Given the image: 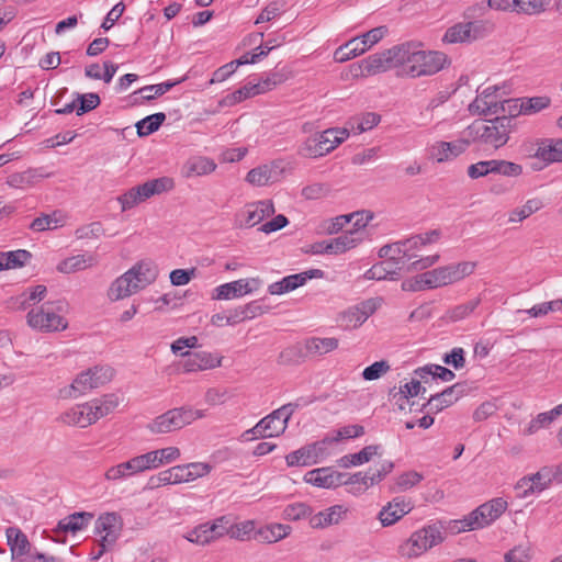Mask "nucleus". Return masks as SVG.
<instances>
[{"instance_id": "1", "label": "nucleus", "mask_w": 562, "mask_h": 562, "mask_svg": "<svg viewBox=\"0 0 562 562\" xmlns=\"http://www.w3.org/2000/svg\"><path fill=\"white\" fill-rule=\"evenodd\" d=\"M120 397L106 394L86 403L76 404L58 416V422L70 427L86 428L111 414L119 405Z\"/></svg>"}, {"instance_id": "2", "label": "nucleus", "mask_w": 562, "mask_h": 562, "mask_svg": "<svg viewBox=\"0 0 562 562\" xmlns=\"http://www.w3.org/2000/svg\"><path fill=\"white\" fill-rule=\"evenodd\" d=\"M157 277V266L150 260H142L111 283L108 296L111 301L123 300L154 283Z\"/></svg>"}, {"instance_id": "3", "label": "nucleus", "mask_w": 562, "mask_h": 562, "mask_svg": "<svg viewBox=\"0 0 562 562\" xmlns=\"http://www.w3.org/2000/svg\"><path fill=\"white\" fill-rule=\"evenodd\" d=\"M68 303L63 300L49 301L29 311L27 325L42 333L61 331L68 327L66 314Z\"/></svg>"}, {"instance_id": "4", "label": "nucleus", "mask_w": 562, "mask_h": 562, "mask_svg": "<svg viewBox=\"0 0 562 562\" xmlns=\"http://www.w3.org/2000/svg\"><path fill=\"white\" fill-rule=\"evenodd\" d=\"M445 540L443 527L440 524H430L414 531L409 538L398 547L403 558H418Z\"/></svg>"}, {"instance_id": "5", "label": "nucleus", "mask_w": 562, "mask_h": 562, "mask_svg": "<svg viewBox=\"0 0 562 562\" xmlns=\"http://www.w3.org/2000/svg\"><path fill=\"white\" fill-rule=\"evenodd\" d=\"M509 123L510 120L506 116H497L491 121H476L468 127V133L473 140L497 149L508 142Z\"/></svg>"}, {"instance_id": "6", "label": "nucleus", "mask_w": 562, "mask_h": 562, "mask_svg": "<svg viewBox=\"0 0 562 562\" xmlns=\"http://www.w3.org/2000/svg\"><path fill=\"white\" fill-rule=\"evenodd\" d=\"M508 503L502 497L493 498L472 510L463 519L457 520L458 532L482 529L493 524L507 509Z\"/></svg>"}, {"instance_id": "7", "label": "nucleus", "mask_w": 562, "mask_h": 562, "mask_svg": "<svg viewBox=\"0 0 562 562\" xmlns=\"http://www.w3.org/2000/svg\"><path fill=\"white\" fill-rule=\"evenodd\" d=\"M475 268V261H461L426 271L424 277L428 289H437L463 280L471 276Z\"/></svg>"}, {"instance_id": "8", "label": "nucleus", "mask_w": 562, "mask_h": 562, "mask_svg": "<svg viewBox=\"0 0 562 562\" xmlns=\"http://www.w3.org/2000/svg\"><path fill=\"white\" fill-rule=\"evenodd\" d=\"M113 369L109 366H95L81 372L69 387L63 391L65 397H77L89 390L102 386L113 378Z\"/></svg>"}, {"instance_id": "9", "label": "nucleus", "mask_w": 562, "mask_h": 562, "mask_svg": "<svg viewBox=\"0 0 562 562\" xmlns=\"http://www.w3.org/2000/svg\"><path fill=\"white\" fill-rule=\"evenodd\" d=\"M504 105V92L497 86L487 87L482 90L472 103L469 111L474 115H501Z\"/></svg>"}, {"instance_id": "10", "label": "nucleus", "mask_w": 562, "mask_h": 562, "mask_svg": "<svg viewBox=\"0 0 562 562\" xmlns=\"http://www.w3.org/2000/svg\"><path fill=\"white\" fill-rule=\"evenodd\" d=\"M330 440L326 437L319 441L302 447L285 457L289 467H307L317 464L329 456Z\"/></svg>"}, {"instance_id": "11", "label": "nucleus", "mask_w": 562, "mask_h": 562, "mask_svg": "<svg viewBox=\"0 0 562 562\" xmlns=\"http://www.w3.org/2000/svg\"><path fill=\"white\" fill-rule=\"evenodd\" d=\"M259 277L238 279L216 286L212 292L213 300H232L258 291L262 286Z\"/></svg>"}, {"instance_id": "12", "label": "nucleus", "mask_w": 562, "mask_h": 562, "mask_svg": "<svg viewBox=\"0 0 562 562\" xmlns=\"http://www.w3.org/2000/svg\"><path fill=\"white\" fill-rule=\"evenodd\" d=\"M225 524L226 518L220 517L212 522H205L196 526L194 529L189 531L184 538L199 546L210 544L227 535L228 528Z\"/></svg>"}, {"instance_id": "13", "label": "nucleus", "mask_w": 562, "mask_h": 562, "mask_svg": "<svg viewBox=\"0 0 562 562\" xmlns=\"http://www.w3.org/2000/svg\"><path fill=\"white\" fill-rule=\"evenodd\" d=\"M449 64L448 57L441 52L424 50L419 47L416 65L413 66L412 77L432 76Z\"/></svg>"}, {"instance_id": "14", "label": "nucleus", "mask_w": 562, "mask_h": 562, "mask_svg": "<svg viewBox=\"0 0 562 562\" xmlns=\"http://www.w3.org/2000/svg\"><path fill=\"white\" fill-rule=\"evenodd\" d=\"M294 411L295 405L286 404L260 419L258 423L261 425V430H263V437L272 438L282 435Z\"/></svg>"}, {"instance_id": "15", "label": "nucleus", "mask_w": 562, "mask_h": 562, "mask_svg": "<svg viewBox=\"0 0 562 562\" xmlns=\"http://www.w3.org/2000/svg\"><path fill=\"white\" fill-rule=\"evenodd\" d=\"M381 305V299H369L349 307L339 315L341 325L355 329L360 327Z\"/></svg>"}, {"instance_id": "16", "label": "nucleus", "mask_w": 562, "mask_h": 562, "mask_svg": "<svg viewBox=\"0 0 562 562\" xmlns=\"http://www.w3.org/2000/svg\"><path fill=\"white\" fill-rule=\"evenodd\" d=\"M186 427L181 407L169 409L154 419L147 425L146 429L153 435H166L178 431Z\"/></svg>"}, {"instance_id": "17", "label": "nucleus", "mask_w": 562, "mask_h": 562, "mask_svg": "<svg viewBox=\"0 0 562 562\" xmlns=\"http://www.w3.org/2000/svg\"><path fill=\"white\" fill-rule=\"evenodd\" d=\"M419 44L407 42L393 46L394 65L403 76L412 77L413 66L416 65Z\"/></svg>"}, {"instance_id": "18", "label": "nucleus", "mask_w": 562, "mask_h": 562, "mask_svg": "<svg viewBox=\"0 0 562 562\" xmlns=\"http://www.w3.org/2000/svg\"><path fill=\"white\" fill-rule=\"evenodd\" d=\"M470 146V140L459 138L452 142L439 140L431 145L430 157L439 164L450 161L462 155Z\"/></svg>"}, {"instance_id": "19", "label": "nucleus", "mask_w": 562, "mask_h": 562, "mask_svg": "<svg viewBox=\"0 0 562 562\" xmlns=\"http://www.w3.org/2000/svg\"><path fill=\"white\" fill-rule=\"evenodd\" d=\"M393 68H395L393 47L370 55L369 57L362 59L358 65V69L363 76H371L385 72Z\"/></svg>"}, {"instance_id": "20", "label": "nucleus", "mask_w": 562, "mask_h": 562, "mask_svg": "<svg viewBox=\"0 0 562 562\" xmlns=\"http://www.w3.org/2000/svg\"><path fill=\"white\" fill-rule=\"evenodd\" d=\"M181 356L186 358L182 362L184 372L210 370L222 364V357L206 351H186Z\"/></svg>"}, {"instance_id": "21", "label": "nucleus", "mask_w": 562, "mask_h": 562, "mask_svg": "<svg viewBox=\"0 0 562 562\" xmlns=\"http://www.w3.org/2000/svg\"><path fill=\"white\" fill-rule=\"evenodd\" d=\"M468 393V386L463 383H456L447 387L441 393L431 395L428 400L427 406L431 413H439L442 409L451 406L459 398Z\"/></svg>"}, {"instance_id": "22", "label": "nucleus", "mask_w": 562, "mask_h": 562, "mask_svg": "<svg viewBox=\"0 0 562 562\" xmlns=\"http://www.w3.org/2000/svg\"><path fill=\"white\" fill-rule=\"evenodd\" d=\"M413 504L404 497H395L380 510L378 518L383 527L396 524L401 518L411 513Z\"/></svg>"}, {"instance_id": "23", "label": "nucleus", "mask_w": 562, "mask_h": 562, "mask_svg": "<svg viewBox=\"0 0 562 562\" xmlns=\"http://www.w3.org/2000/svg\"><path fill=\"white\" fill-rule=\"evenodd\" d=\"M345 473L333 470L331 468H318L308 471L304 475V481L322 488H335L342 485Z\"/></svg>"}, {"instance_id": "24", "label": "nucleus", "mask_w": 562, "mask_h": 562, "mask_svg": "<svg viewBox=\"0 0 562 562\" xmlns=\"http://www.w3.org/2000/svg\"><path fill=\"white\" fill-rule=\"evenodd\" d=\"M95 532L104 546H114L121 533L120 517L115 513L101 515L95 521Z\"/></svg>"}, {"instance_id": "25", "label": "nucleus", "mask_w": 562, "mask_h": 562, "mask_svg": "<svg viewBox=\"0 0 562 562\" xmlns=\"http://www.w3.org/2000/svg\"><path fill=\"white\" fill-rule=\"evenodd\" d=\"M273 213L274 206L270 200L247 204L239 213V216L243 217V220H240V226L252 227Z\"/></svg>"}, {"instance_id": "26", "label": "nucleus", "mask_w": 562, "mask_h": 562, "mask_svg": "<svg viewBox=\"0 0 562 562\" xmlns=\"http://www.w3.org/2000/svg\"><path fill=\"white\" fill-rule=\"evenodd\" d=\"M283 169L278 162L261 165L251 169L246 181L251 186L263 187L280 180Z\"/></svg>"}, {"instance_id": "27", "label": "nucleus", "mask_w": 562, "mask_h": 562, "mask_svg": "<svg viewBox=\"0 0 562 562\" xmlns=\"http://www.w3.org/2000/svg\"><path fill=\"white\" fill-rule=\"evenodd\" d=\"M321 270H311L297 274H291L278 282H273L268 286V292L271 295H281L302 286L308 279L313 277H321Z\"/></svg>"}, {"instance_id": "28", "label": "nucleus", "mask_w": 562, "mask_h": 562, "mask_svg": "<svg viewBox=\"0 0 562 562\" xmlns=\"http://www.w3.org/2000/svg\"><path fill=\"white\" fill-rule=\"evenodd\" d=\"M5 536L12 559L24 562V559L32 552V544L26 535L18 527H9L5 530Z\"/></svg>"}, {"instance_id": "29", "label": "nucleus", "mask_w": 562, "mask_h": 562, "mask_svg": "<svg viewBox=\"0 0 562 562\" xmlns=\"http://www.w3.org/2000/svg\"><path fill=\"white\" fill-rule=\"evenodd\" d=\"M50 172H44L43 168H29L21 172H14L7 177L5 183L13 189L24 190L35 186L41 179L49 178Z\"/></svg>"}, {"instance_id": "30", "label": "nucleus", "mask_w": 562, "mask_h": 562, "mask_svg": "<svg viewBox=\"0 0 562 562\" xmlns=\"http://www.w3.org/2000/svg\"><path fill=\"white\" fill-rule=\"evenodd\" d=\"M98 265L97 257L89 252L78 254L58 262L56 270L64 274H72L91 269Z\"/></svg>"}, {"instance_id": "31", "label": "nucleus", "mask_w": 562, "mask_h": 562, "mask_svg": "<svg viewBox=\"0 0 562 562\" xmlns=\"http://www.w3.org/2000/svg\"><path fill=\"white\" fill-rule=\"evenodd\" d=\"M216 167L215 161L209 157L192 156L183 164L181 175L186 179L207 176L214 172Z\"/></svg>"}, {"instance_id": "32", "label": "nucleus", "mask_w": 562, "mask_h": 562, "mask_svg": "<svg viewBox=\"0 0 562 562\" xmlns=\"http://www.w3.org/2000/svg\"><path fill=\"white\" fill-rule=\"evenodd\" d=\"M440 238L441 232L439 229H432L402 240L407 260L415 259L417 257V251L423 247L437 243Z\"/></svg>"}, {"instance_id": "33", "label": "nucleus", "mask_w": 562, "mask_h": 562, "mask_svg": "<svg viewBox=\"0 0 562 562\" xmlns=\"http://www.w3.org/2000/svg\"><path fill=\"white\" fill-rule=\"evenodd\" d=\"M339 347V339L336 337H310L304 340V351L307 358L326 356Z\"/></svg>"}, {"instance_id": "34", "label": "nucleus", "mask_w": 562, "mask_h": 562, "mask_svg": "<svg viewBox=\"0 0 562 562\" xmlns=\"http://www.w3.org/2000/svg\"><path fill=\"white\" fill-rule=\"evenodd\" d=\"M536 158L550 165L553 162H562V139L561 138H544L537 144V149L533 155Z\"/></svg>"}, {"instance_id": "35", "label": "nucleus", "mask_w": 562, "mask_h": 562, "mask_svg": "<svg viewBox=\"0 0 562 562\" xmlns=\"http://www.w3.org/2000/svg\"><path fill=\"white\" fill-rule=\"evenodd\" d=\"M66 222L67 215L63 211L55 210L49 214L42 213L31 222L29 227L35 233H42L45 231H54L63 227L66 225Z\"/></svg>"}, {"instance_id": "36", "label": "nucleus", "mask_w": 562, "mask_h": 562, "mask_svg": "<svg viewBox=\"0 0 562 562\" xmlns=\"http://www.w3.org/2000/svg\"><path fill=\"white\" fill-rule=\"evenodd\" d=\"M361 244L360 234L356 232H345L342 235L338 236L328 241V254L330 255H339L344 254L347 250L356 248Z\"/></svg>"}, {"instance_id": "37", "label": "nucleus", "mask_w": 562, "mask_h": 562, "mask_svg": "<svg viewBox=\"0 0 562 562\" xmlns=\"http://www.w3.org/2000/svg\"><path fill=\"white\" fill-rule=\"evenodd\" d=\"M551 98L548 95H537L531 98H520L519 110H509L513 115H532L549 108Z\"/></svg>"}, {"instance_id": "38", "label": "nucleus", "mask_w": 562, "mask_h": 562, "mask_svg": "<svg viewBox=\"0 0 562 562\" xmlns=\"http://www.w3.org/2000/svg\"><path fill=\"white\" fill-rule=\"evenodd\" d=\"M93 519V514L88 512H78L71 515H68L64 519L59 520L58 529L64 532H72L82 530L86 528L90 521Z\"/></svg>"}, {"instance_id": "39", "label": "nucleus", "mask_w": 562, "mask_h": 562, "mask_svg": "<svg viewBox=\"0 0 562 562\" xmlns=\"http://www.w3.org/2000/svg\"><path fill=\"white\" fill-rule=\"evenodd\" d=\"M380 446L371 445L364 447L357 453L346 454L338 460L341 468H350L361 465L369 462L374 456L379 454Z\"/></svg>"}, {"instance_id": "40", "label": "nucleus", "mask_w": 562, "mask_h": 562, "mask_svg": "<svg viewBox=\"0 0 562 562\" xmlns=\"http://www.w3.org/2000/svg\"><path fill=\"white\" fill-rule=\"evenodd\" d=\"M528 477L531 482V485L520 494V497H527L529 494L535 492H542L549 487L552 481H555L553 470L547 467L542 468L537 473Z\"/></svg>"}, {"instance_id": "41", "label": "nucleus", "mask_w": 562, "mask_h": 562, "mask_svg": "<svg viewBox=\"0 0 562 562\" xmlns=\"http://www.w3.org/2000/svg\"><path fill=\"white\" fill-rule=\"evenodd\" d=\"M292 528L289 525L283 524H270L257 531L259 540L266 543H274L291 533Z\"/></svg>"}, {"instance_id": "42", "label": "nucleus", "mask_w": 562, "mask_h": 562, "mask_svg": "<svg viewBox=\"0 0 562 562\" xmlns=\"http://www.w3.org/2000/svg\"><path fill=\"white\" fill-rule=\"evenodd\" d=\"M400 267L393 266L391 261L383 260L373 265L366 271L364 278L368 280H397Z\"/></svg>"}, {"instance_id": "43", "label": "nucleus", "mask_w": 562, "mask_h": 562, "mask_svg": "<svg viewBox=\"0 0 562 562\" xmlns=\"http://www.w3.org/2000/svg\"><path fill=\"white\" fill-rule=\"evenodd\" d=\"M143 196L146 200L159 195L164 192H168L173 189L175 182L169 177H161L153 180H148L144 182L143 184H139Z\"/></svg>"}, {"instance_id": "44", "label": "nucleus", "mask_w": 562, "mask_h": 562, "mask_svg": "<svg viewBox=\"0 0 562 562\" xmlns=\"http://www.w3.org/2000/svg\"><path fill=\"white\" fill-rule=\"evenodd\" d=\"M307 359L304 351V340L284 348L278 358L280 364L290 366L297 364Z\"/></svg>"}, {"instance_id": "45", "label": "nucleus", "mask_w": 562, "mask_h": 562, "mask_svg": "<svg viewBox=\"0 0 562 562\" xmlns=\"http://www.w3.org/2000/svg\"><path fill=\"white\" fill-rule=\"evenodd\" d=\"M379 257L391 261L393 266L400 267L404 260H407L406 251H404L403 241L384 245L379 249Z\"/></svg>"}, {"instance_id": "46", "label": "nucleus", "mask_w": 562, "mask_h": 562, "mask_svg": "<svg viewBox=\"0 0 562 562\" xmlns=\"http://www.w3.org/2000/svg\"><path fill=\"white\" fill-rule=\"evenodd\" d=\"M543 207V203L540 199L533 198L529 199L525 202L524 205L514 209L509 213L508 222L509 223H520L533 213L538 212Z\"/></svg>"}, {"instance_id": "47", "label": "nucleus", "mask_w": 562, "mask_h": 562, "mask_svg": "<svg viewBox=\"0 0 562 562\" xmlns=\"http://www.w3.org/2000/svg\"><path fill=\"white\" fill-rule=\"evenodd\" d=\"M557 415L553 408L549 412L539 413L536 417H533L528 425L524 428V436H532L540 431L541 429L549 428L550 425L557 419Z\"/></svg>"}, {"instance_id": "48", "label": "nucleus", "mask_w": 562, "mask_h": 562, "mask_svg": "<svg viewBox=\"0 0 562 562\" xmlns=\"http://www.w3.org/2000/svg\"><path fill=\"white\" fill-rule=\"evenodd\" d=\"M381 117L379 114L373 112H368L361 114L359 116L352 117L347 125L350 126V130L355 134H361L369 130H372L380 122Z\"/></svg>"}, {"instance_id": "49", "label": "nucleus", "mask_w": 562, "mask_h": 562, "mask_svg": "<svg viewBox=\"0 0 562 562\" xmlns=\"http://www.w3.org/2000/svg\"><path fill=\"white\" fill-rule=\"evenodd\" d=\"M374 484H376V479L372 476L371 470L366 473L358 472L351 475L346 474L342 483V485L353 486V493H362Z\"/></svg>"}, {"instance_id": "50", "label": "nucleus", "mask_w": 562, "mask_h": 562, "mask_svg": "<svg viewBox=\"0 0 562 562\" xmlns=\"http://www.w3.org/2000/svg\"><path fill=\"white\" fill-rule=\"evenodd\" d=\"M352 228L348 232H356L360 234L361 243L367 238L366 227L373 220L374 214L368 210H361L348 214Z\"/></svg>"}, {"instance_id": "51", "label": "nucleus", "mask_w": 562, "mask_h": 562, "mask_svg": "<svg viewBox=\"0 0 562 562\" xmlns=\"http://www.w3.org/2000/svg\"><path fill=\"white\" fill-rule=\"evenodd\" d=\"M155 469H158L165 464L172 463L180 459L181 451L178 447H166L150 451Z\"/></svg>"}, {"instance_id": "52", "label": "nucleus", "mask_w": 562, "mask_h": 562, "mask_svg": "<svg viewBox=\"0 0 562 562\" xmlns=\"http://www.w3.org/2000/svg\"><path fill=\"white\" fill-rule=\"evenodd\" d=\"M481 300L479 297L472 299L468 302L459 304L446 313V317L451 322H459L470 316L475 308L480 305Z\"/></svg>"}, {"instance_id": "53", "label": "nucleus", "mask_w": 562, "mask_h": 562, "mask_svg": "<svg viewBox=\"0 0 562 562\" xmlns=\"http://www.w3.org/2000/svg\"><path fill=\"white\" fill-rule=\"evenodd\" d=\"M166 120V114L162 112L155 113L146 116L136 123L137 134L139 136H147L156 132Z\"/></svg>"}, {"instance_id": "54", "label": "nucleus", "mask_w": 562, "mask_h": 562, "mask_svg": "<svg viewBox=\"0 0 562 562\" xmlns=\"http://www.w3.org/2000/svg\"><path fill=\"white\" fill-rule=\"evenodd\" d=\"M288 79L289 72L285 69H281L267 75L266 78L257 82L256 86L258 87L259 93L262 94L271 91Z\"/></svg>"}, {"instance_id": "55", "label": "nucleus", "mask_w": 562, "mask_h": 562, "mask_svg": "<svg viewBox=\"0 0 562 562\" xmlns=\"http://www.w3.org/2000/svg\"><path fill=\"white\" fill-rule=\"evenodd\" d=\"M414 373L420 379H425L427 375H432L434 378H439L446 382L452 381L456 376L451 370L438 364H429L418 368Z\"/></svg>"}, {"instance_id": "56", "label": "nucleus", "mask_w": 562, "mask_h": 562, "mask_svg": "<svg viewBox=\"0 0 562 562\" xmlns=\"http://www.w3.org/2000/svg\"><path fill=\"white\" fill-rule=\"evenodd\" d=\"M471 42L484 38L494 30V24L487 20H475L465 22Z\"/></svg>"}, {"instance_id": "57", "label": "nucleus", "mask_w": 562, "mask_h": 562, "mask_svg": "<svg viewBox=\"0 0 562 562\" xmlns=\"http://www.w3.org/2000/svg\"><path fill=\"white\" fill-rule=\"evenodd\" d=\"M465 22L457 23L446 31L443 41L450 44L471 43Z\"/></svg>"}, {"instance_id": "58", "label": "nucleus", "mask_w": 562, "mask_h": 562, "mask_svg": "<svg viewBox=\"0 0 562 562\" xmlns=\"http://www.w3.org/2000/svg\"><path fill=\"white\" fill-rule=\"evenodd\" d=\"M299 155L306 158H316L326 155V148H324L316 135L306 138V140L300 146Z\"/></svg>"}, {"instance_id": "59", "label": "nucleus", "mask_w": 562, "mask_h": 562, "mask_svg": "<svg viewBox=\"0 0 562 562\" xmlns=\"http://www.w3.org/2000/svg\"><path fill=\"white\" fill-rule=\"evenodd\" d=\"M117 201L121 204L122 211L124 212L135 207L142 202H145V199L143 196L140 187L136 186L127 190L125 193L121 194L117 198Z\"/></svg>"}, {"instance_id": "60", "label": "nucleus", "mask_w": 562, "mask_h": 562, "mask_svg": "<svg viewBox=\"0 0 562 562\" xmlns=\"http://www.w3.org/2000/svg\"><path fill=\"white\" fill-rule=\"evenodd\" d=\"M104 235L103 225L100 222H91L79 226L75 231L77 239H98Z\"/></svg>"}, {"instance_id": "61", "label": "nucleus", "mask_w": 562, "mask_h": 562, "mask_svg": "<svg viewBox=\"0 0 562 562\" xmlns=\"http://www.w3.org/2000/svg\"><path fill=\"white\" fill-rule=\"evenodd\" d=\"M285 1L284 0H274L270 2L268 5L263 8L255 23H263L269 22L278 18L284 10Z\"/></svg>"}, {"instance_id": "62", "label": "nucleus", "mask_w": 562, "mask_h": 562, "mask_svg": "<svg viewBox=\"0 0 562 562\" xmlns=\"http://www.w3.org/2000/svg\"><path fill=\"white\" fill-rule=\"evenodd\" d=\"M391 370V366L386 360L375 361L362 371V379L366 381H374L386 374Z\"/></svg>"}, {"instance_id": "63", "label": "nucleus", "mask_w": 562, "mask_h": 562, "mask_svg": "<svg viewBox=\"0 0 562 562\" xmlns=\"http://www.w3.org/2000/svg\"><path fill=\"white\" fill-rule=\"evenodd\" d=\"M561 308L562 300H554L537 304L529 310H519L518 313L525 312L529 314L531 317H541L547 315L549 312L560 311Z\"/></svg>"}, {"instance_id": "64", "label": "nucleus", "mask_w": 562, "mask_h": 562, "mask_svg": "<svg viewBox=\"0 0 562 562\" xmlns=\"http://www.w3.org/2000/svg\"><path fill=\"white\" fill-rule=\"evenodd\" d=\"M312 514V509L305 503H294L288 505L283 510L284 519L296 521L308 517Z\"/></svg>"}]
</instances>
